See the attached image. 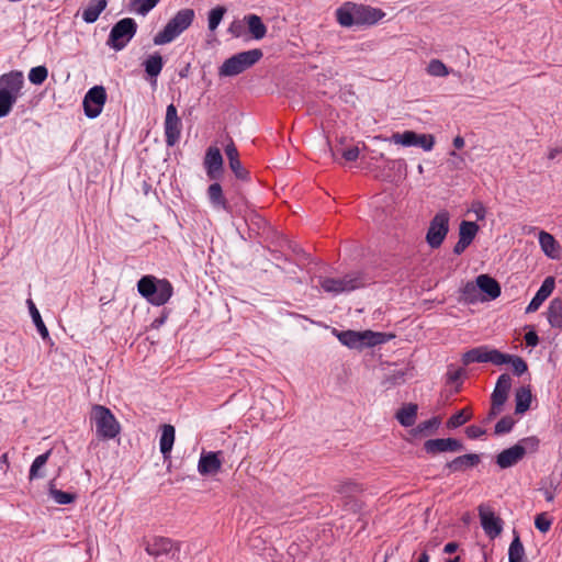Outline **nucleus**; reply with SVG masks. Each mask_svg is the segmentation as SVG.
I'll return each mask as SVG.
<instances>
[{"instance_id": "nucleus-47", "label": "nucleus", "mask_w": 562, "mask_h": 562, "mask_svg": "<svg viewBox=\"0 0 562 562\" xmlns=\"http://www.w3.org/2000/svg\"><path fill=\"white\" fill-rule=\"evenodd\" d=\"M426 70L432 77H446L449 75L448 67L440 59H431Z\"/></svg>"}, {"instance_id": "nucleus-20", "label": "nucleus", "mask_w": 562, "mask_h": 562, "mask_svg": "<svg viewBox=\"0 0 562 562\" xmlns=\"http://www.w3.org/2000/svg\"><path fill=\"white\" fill-rule=\"evenodd\" d=\"M481 462V454L479 453H465L459 457H456L451 461H448L443 470H447L448 473H457L464 472L469 469L475 468Z\"/></svg>"}, {"instance_id": "nucleus-27", "label": "nucleus", "mask_w": 562, "mask_h": 562, "mask_svg": "<svg viewBox=\"0 0 562 562\" xmlns=\"http://www.w3.org/2000/svg\"><path fill=\"white\" fill-rule=\"evenodd\" d=\"M176 429L172 425L165 424L161 426V436L159 440V449L164 459H169L175 443Z\"/></svg>"}, {"instance_id": "nucleus-22", "label": "nucleus", "mask_w": 562, "mask_h": 562, "mask_svg": "<svg viewBox=\"0 0 562 562\" xmlns=\"http://www.w3.org/2000/svg\"><path fill=\"white\" fill-rule=\"evenodd\" d=\"M222 451L203 452L198 463V471L201 475L215 474L221 470L222 461L220 456Z\"/></svg>"}, {"instance_id": "nucleus-13", "label": "nucleus", "mask_w": 562, "mask_h": 562, "mask_svg": "<svg viewBox=\"0 0 562 562\" xmlns=\"http://www.w3.org/2000/svg\"><path fill=\"white\" fill-rule=\"evenodd\" d=\"M461 361L464 366H469L474 362H491L497 366L498 361H503V359L501 358L499 350L491 349L487 346H479L464 352Z\"/></svg>"}, {"instance_id": "nucleus-37", "label": "nucleus", "mask_w": 562, "mask_h": 562, "mask_svg": "<svg viewBox=\"0 0 562 562\" xmlns=\"http://www.w3.org/2000/svg\"><path fill=\"white\" fill-rule=\"evenodd\" d=\"M336 337L338 340L346 347L350 349H357L360 350V331L356 330H334Z\"/></svg>"}, {"instance_id": "nucleus-3", "label": "nucleus", "mask_w": 562, "mask_h": 562, "mask_svg": "<svg viewBox=\"0 0 562 562\" xmlns=\"http://www.w3.org/2000/svg\"><path fill=\"white\" fill-rule=\"evenodd\" d=\"M24 76L20 70H11L0 76V119L10 114L22 94Z\"/></svg>"}, {"instance_id": "nucleus-7", "label": "nucleus", "mask_w": 562, "mask_h": 562, "mask_svg": "<svg viewBox=\"0 0 562 562\" xmlns=\"http://www.w3.org/2000/svg\"><path fill=\"white\" fill-rule=\"evenodd\" d=\"M90 419L95 426V434L99 439H114L121 431V425L114 414L103 405L92 406Z\"/></svg>"}, {"instance_id": "nucleus-2", "label": "nucleus", "mask_w": 562, "mask_h": 562, "mask_svg": "<svg viewBox=\"0 0 562 562\" xmlns=\"http://www.w3.org/2000/svg\"><path fill=\"white\" fill-rule=\"evenodd\" d=\"M137 291L149 304L162 306L173 295V285L168 279L146 274L137 281Z\"/></svg>"}, {"instance_id": "nucleus-39", "label": "nucleus", "mask_w": 562, "mask_h": 562, "mask_svg": "<svg viewBox=\"0 0 562 562\" xmlns=\"http://www.w3.org/2000/svg\"><path fill=\"white\" fill-rule=\"evenodd\" d=\"M52 451L53 450L49 449L45 453H42L34 459L33 463L31 464L30 472H29V479L31 481L35 480V479L44 477V473L41 470L47 463V461L52 454Z\"/></svg>"}, {"instance_id": "nucleus-33", "label": "nucleus", "mask_w": 562, "mask_h": 562, "mask_svg": "<svg viewBox=\"0 0 562 562\" xmlns=\"http://www.w3.org/2000/svg\"><path fill=\"white\" fill-rule=\"evenodd\" d=\"M532 401V394L528 386H520L515 392V413L525 414L529 408Z\"/></svg>"}, {"instance_id": "nucleus-32", "label": "nucleus", "mask_w": 562, "mask_h": 562, "mask_svg": "<svg viewBox=\"0 0 562 562\" xmlns=\"http://www.w3.org/2000/svg\"><path fill=\"white\" fill-rule=\"evenodd\" d=\"M539 244L546 256L551 259L559 257L560 245L551 234L541 231L539 233Z\"/></svg>"}, {"instance_id": "nucleus-34", "label": "nucleus", "mask_w": 562, "mask_h": 562, "mask_svg": "<svg viewBox=\"0 0 562 562\" xmlns=\"http://www.w3.org/2000/svg\"><path fill=\"white\" fill-rule=\"evenodd\" d=\"M547 318L551 327L562 329V299L554 297L550 302Z\"/></svg>"}, {"instance_id": "nucleus-42", "label": "nucleus", "mask_w": 562, "mask_h": 562, "mask_svg": "<svg viewBox=\"0 0 562 562\" xmlns=\"http://www.w3.org/2000/svg\"><path fill=\"white\" fill-rule=\"evenodd\" d=\"M472 418V413L469 408H464L461 411H458L453 415L450 416V418L447 420V428L454 429L462 425H464L467 422H469Z\"/></svg>"}, {"instance_id": "nucleus-23", "label": "nucleus", "mask_w": 562, "mask_h": 562, "mask_svg": "<svg viewBox=\"0 0 562 562\" xmlns=\"http://www.w3.org/2000/svg\"><path fill=\"white\" fill-rule=\"evenodd\" d=\"M555 286V281L553 277H547L541 286L536 292L535 296L529 302L528 306L526 307V313H533L536 312L541 304L551 295Z\"/></svg>"}, {"instance_id": "nucleus-35", "label": "nucleus", "mask_w": 562, "mask_h": 562, "mask_svg": "<svg viewBox=\"0 0 562 562\" xmlns=\"http://www.w3.org/2000/svg\"><path fill=\"white\" fill-rule=\"evenodd\" d=\"M501 358L503 361H498L497 366L512 364L514 374L517 376L522 375L528 370L527 362L519 356L504 353L501 351Z\"/></svg>"}, {"instance_id": "nucleus-21", "label": "nucleus", "mask_w": 562, "mask_h": 562, "mask_svg": "<svg viewBox=\"0 0 562 562\" xmlns=\"http://www.w3.org/2000/svg\"><path fill=\"white\" fill-rule=\"evenodd\" d=\"M143 543L146 553L155 558L168 554L173 547V541L170 538L160 536H156L150 540L144 538Z\"/></svg>"}, {"instance_id": "nucleus-10", "label": "nucleus", "mask_w": 562, "mask_h": 562, "mask_svg": "<svg viewBox=\"0 0 562 562\" xmlns=\"http://www.w3.org/2000/svg\"><path fill=\"white\" fill-rule=\"evenodd\" d=\"M450 214L447 210H441L430 220L426 233V241L430 248H439L449 233Z\"/></svg>"}, {"instance_id": "nucleus-24", "label": "nucleus", "mask_w": 562, "mask_h": 562, "mask_svg": "<svg viewBox=\"0 0 562 562\" xmlns=\"http://www.w3.org/2000/svg\"><path fill=\"white\" fill-rule=\"evenodd\" d=\"M512 387V378L508 373H502L495 384L494 391L491 395V402L495 406H504L508 398V393Z\"/></svg>"}, {"instance_id": "nucleus-41", "label": "nucleus", "mask_w": 562, "mask_h": 562, "mask_svg": "<svg viewBox=\"0 0 562 562\" xmlns=\"http://www.w3.org/2000/svg\"><path fill=\"white\" fill-rule=\"evenodd\" d=\"M461 293L464 302L469 304H474L482 297L476 282H467L461 289Z\"/></svg>"}, {"instance_id": "nucleus-11", "label": "nucleus", "mask_w": 562, "mask_h": 562, "mask_svg": "<svg viewBox=\"0 0 562 562\" xmlns=\"http://www.w3.org/2000/svg\"><path fill=\"white\" fill-rule=\"evenodd\" d=\"M164 132L165 142L168 147H173L181 137L182 122L173 103H170L166 109Z\"/></svg>"}, {"instance_id": "nucleus-31", "label": "nucleus", "mask_w": 562, "mask_h": 562, "mask_svg": "<svg viewBox=\"0 0 562 562\" xmlns=\"http://www.w3.org/2000/svg\"><path fill=\"white\" fill-rule=\"evenodd\" d=\"M106 5V0H91L82 11V20L88 24L94 23Z\"/></svg>"}, {"instance_id": "nucleus-25", "label": "nucleus", "mask_w": 562, "mask_h": 562, "mask_svg": "<svg viewBox=\"0 0 562 562\" xmlns=\"http://www.w3.org/2000/svg\"><path fill=\"white\" fill-rule=\"evenodd\" d=\"M524 459V450L519 446H512L504 449L496 456V464L501 469H508Z\"/></svg>"}, {"instance_id": "nucleus-52", "label": "nucleus", "mask_w": 562, "mask_h": 562, "mask_svg": "<svg viewBox=\"0 0 562 562\" xmlns=\"http://www.w3.org/2000/svg\"><path fill=\"white\" fill-rule=\"evenodd\" d=\"M229 168L235 175L236 179L245 182L250 180V172L243 166L240 159L229 164Z\"/></svg>"}, {"instance_id": "nucleus-1", "label": "nucleus", "mask_w": 562, "mask_h": 562, "mask_svg": "<svg viewBox=\"0 0 562 562\" xmlns=\"http://www.w3.org/2000/svg\"><path fill=\"white\" fill-rule=\"evenodd\" d=\"M385 16V12L379 8L366 4L346 2L336 10V18L341 26L374 25Z\"/></svg>"}, {"instance_id": "nucleus-36", "label": "nucleus", "mask_w": 562, "mask_h": 562, "mask_svg": "<svg viewBox=\"0 0 562 562\" xmlns=\"http://www.w3.org/2000/svg\"><path fill=\"white\" fill-rule=\"evenodd\" d=\"M26 303H27V306L30 310L32 321H33L38 334L41 335L42 339L44 341L50 340L49 331H48L46 325L44 324L36 305L34 304V302L31 299H29L26 301Z\"/></svg>"}, {"instance_id": "nucleus-48", "label": "nucleus", "mask_w": 562, "mask_h": 562, "mask_svg": "<svg viewBox=\"0 0 562 562\" xmlns=\"http://www.w3.org/2000/svg\"><path fill=\"white\" fill-rule=\"evenodd\" d=\"M516 446H519L524 450V457L527 453H535L538 451L540 440L537 436L525 437L520 439Z\"/></svg>"}, {"instance_id": "nucleus-12", "label": "nucleus", "mask_w": 562, "mask_h": 562, "mask_svg": "<svg viewBox=\"0 0 562 562\" xmlns=\"http://www.w3.org/2000/svg\"><path fill=\"white\" fill-rule=\"evenodd\" d=\"M106 102V91L103 86H94L90 88L82 101L83 111L87 117H98Z\"/></svg>"}, {"instance_id": "nucleus-14", "label": "nucleus", "mask_w": 562, "mask_h": 562, "mask_svg": "<svg viewBox=\"0 0 562 562\" xmlns=\"http://www.w3.org/2000/svg\"><path fill=\"white\" fill-rule=\"evenodd\" d=\"M481 526L490 539H495L503 531L504 521L488 506H479Z\"/></svg>"}, {"instance_id": "nucleus-57", "label": "nucleus", "mask_w": 562, "mask_h": 562, "mask_svg": "<svg viewBox=\"0 0 562 562\" xmlns=\"http://www.w3.org/2000/svg\"><path fill=\"white\" fill-rule=\"evenodd\" d=\"M465 434L470 439H477L486 434V430L476 425H470L465 428Z\"/></svg>"}, {"instance_id": "nucleus-58", "label": "nucleus", "mask_w": 562, "mask_h": 562, "mask_svg": "<svg viewBox=\"0 0 562 562\" xmlns=\"http://www.w3.org/2000/svg\"><path fill=\"white\" fill-rule=\"evenodd\" d=\"M225 154L228 159V165L239 160L238 150L233 142H231L229 144L226 145Z\"/></svg>"}, {"instance_id": "nucleus-19", "label": "nucleus", "mask_w": 562, "mask_h": 562, "mask_svg": "<svg viewBox=\"0 0 562 562\" xmlns=\"http://www.w3.org/2000/svg\"><path fill=\"white\" fill-rule=\"evenodd\" d=\"M476 283L481 294V302L496 300L501 293V284L488 274H480L476 277Z\"/></svg>"}, {"instance_id": "nucleus-40", "label": "nucleus", "mask_w": 562, "mask_h": 562, "mask_svg": "<svg viewBox=\"0 0 562 562\" xmlns=\"http://www.w3.org/2000/svg\"><path fill=\"white\" fill-rule=\"evenodd\" d=\"M406 370H394L385 374L381 382V385L384 386L386 390L402 385L406 381Z\"/></svg>"}, {"instance_id": "nucleus-64", "label": "nucleus", "mask_w": 562, "mask_h": 562, "mask_svg": "<svg viewBox=\"0 0 562 562\" xmlns=\"http://www.w3.org/2000/svg\"><path fill=\"white\" fill-rule=\"evenodd\" d=\"M459 548V544L457 542H448L446 543L445 548H443V552L445 553H448V554H451V553H454Z\"/></svg>"}, {"instance_id": "nucleus-63", "label": "nucleus", "mask_w": 562, "mask_h": 562, "mask_svg": "<svg viewBox=\"0 0 562 562\" xmlns=\"http://www.w3.org/2000/svg\"><path fill=\"white\" fill-rule=\"evenodd\" d=\"M387 165L393 169L401 170L402 168H406V161L403 158L394 159V160H387Z\"/></svg>"}, {"instance_id": "nucleus-30", "label": "nucleus", "mask_w": 562, "mask_h": 562, "mask_svg": "<svg viewBox=\"0 0 562 562\" xmlns=\"http://www.w3.org/2000/svg\"><path fill=\"white\" fill-rule=\"evenodd\" d=\"M513 536L514 538L508 548V562H528L519 533L514 530Z\"/></svg>"}, {"instance_id": "nucleus-50", "label": "nucleus", "mask_w": 562, "mask_h": 562, "mask_svg": "<svg viewBox=\"0 0 562 562\" xmlns=\"http://www.w3.org/2000/svg\"><path fill=\"white\" fill-rule=\"evenodd\" d=\"M160 0H131V7L139 14L146 15Z\"/></svg>"}, {"instance_id": "nucleus-38", "label": "nucleus", "mask_w": 562, "mask_h": 562, "mask_svg": "<svg viewBox=\"0 0 562 562\" xmlns=\"http://www.w3.org/2000/svg\"><path fill=\"white\" fill-rule=\"evenodd\" d=\"M248 30L255 40H261L266 36L267 26L261 18L256 14H249L246 18Z\"/></svg>"}, {"instance_id": "nucleus-56", "label": "nucleus", "mask_w": 562, "mask_h": 562, "mask_svg": "<svg viewBox=\"0 0 562 562\" xmlns=\"http://www.w3.org/2000/svg\"><path fill=\"white\" fill-rule=\"evenodd\" d=\"M360 150L357 146H351L349 148L341 150V157L346 161H356L359 158Z\"/></svg>"}, {"instance_id": "nucleus-15", "label": "nucleus", "mask_w": 562, "mask_h": 562, "mask_svg": "<svg viewBox=\"0 0 562 562\" xmlns=\"http://www.w3.org/2000/svg\"><path fill=\"white\" fill-rule=\"evenodd\" d=\"M424 451L429 456H436L442 452H459L465 449L463 442L457 438H436L428 439L423 445Z\"/></svg>"}, {"instance_id": "nucleus-17", "label": "nucleus", "mask_w": 562, "mask_h": 562, "mask_svg": "<svg viewBox=\"0 0 562 562\" xmlns=\"http://www.w3.org/2000/svg\"><path fill=\"white\" fill-rule=\"evenodd\" d=\"M479 231L480 226L475 222L462 221L459 226V240L453 247V254L462 255L472 244Z\"/></svg>"}, {"instance_id": "nucleus-51", "label": "nucleus", "mask_w": 562, "mask_h": 562, "mask_svg": "<svg viewBox=\"0 0 562 562\" xmlns=\"http://www.w3.org/2000/svg\"><path fill=\"white\" fill-rule=\"evenodd\" d=\"M515 424H516V422L512 416H509V415L504 416L496 423L494 432H495V435L508 434L512 431Z\"/></svg>"}, {"instance_id": "nucleus-46", "label": "nucleus", "mask_w": 562, "mask_h": 562, "mask_svg": "<svg viewBox=\"0 0 562 562\" xmlns=\"http://www.w3.org/2000/svg\"><path fill=\"white\" fill-rule=\"evenodd\" d=\"M49 495L59 505H68L75 502L76 499V494L64 492L61 490H56L54 487L53 481L49 483Z\"/></svg>"}, {"instance_id": "nucleus-43", "label": "nucleus", "mask_w": 562, "mask_h": 562, "mask_svg": "<svg viewBox=\"0 0 562 562\" xmlns=\"http://www.w3.org/2000/svg\"><path fill=\"white\" fill-rule=\"evenodd\" d=\"M441 424L439 416H434L428 420L419 423L415 428L412 429V435L417 436L419 434L434 432Z\"/></svg>"}, {"instance_id": "nucleus-6", "label": "nucleus", "mask_w": 562, "mask_h": 562, "mask_svg": "<svg viewBox=\"0 0 562 562\" xmlns=\"http://www.w3.org/2000/svg\"><path fill=\"white\" fill-rule=\"evenodd\" d=\"M263 56L260 48L237 53L218 67L220 77H235L256 65Z\"/></svg>"}, {"instance_id": "nucleus-45", "label": "nucleus", "mask_w": 562, "mask_h": 562, "mask_svg": "<svg viewBox=\"0 0 562 562\" xmlns=\"http://www.w3.org/2000/svg\"><path fill=\"white\" fill-rule=\"evenodd\" d=\"M390 139L394 144H398L402 146H406V147L415 146L416 139H417V133L414 131H405L403 133H394Z\"/></svg>"}, {"instance_id": "nucleus-54", "label": "nucleus", "mask_w": 562, "mask_h": 562, "mask_svg": "<svg viewBox=\"0 0 562 562\" xmlns=\"http://www.w3.org/2000/svg\"><path fill=\"white\" fill-rule=\"evenodd\" d=\"M426 151H429L435 146V137L431 134H417L416 145Z\"/></svg>"}, {"instance_id": "nucleus-44", "label": "nucleus", "mask_w": 562, "mask_h": 562, "mask_svg": "<svg viewBox=\"0 0 562 562\" xmlns=\"http://www.w3.org/2000/svg\"><path fill=\"white\" fill-rule=\"evenodd\" d=\"M227 9L224 5L213 8L207 15V26L211 32H214L222 22Z\"/></svg>"}, {"instance_id": "nucleus-60", "label": "nucleus", "mask_w": 562, "mask_h": 562, "mask_svg": "<svg viewBox=\"0 0 562 562\" xmlns=\"http://www.w3.org/2000/svg\"><path fill=\"white\" fill-rule=\"evenodd\" d=\"M525 341L528 347L535 348L539 344V337L535 329H530L525 335Z\"/></svg>"}, {"instance_id": "nucleus-29", "label": "nucleus", "mask_w": 562, "mask_h": 562, "mask_svg": "<svg viewBox=\"0 0 562 562\" xmlns=\"http://www.w3.org/2000/svg\"><path fill=\"white\" fill-rule=\"evenodd\" d=\"M164 58L159 53H154L149 55L144 61L143 66L145 69V72L148 77H150L153 80V83H156L157 77L161 72L164 68Z\"/></svg>"}, {"instance_id": "nucleus-26", "label": "nucleus", "mask_w": 562, "mask_h": 562, "mask_svg": "<svg viewBox=\"0 0 562 562\" xmlns=\"http://www.w3.org/2000/svg\"><path fill=\"white\" fill-rule=\"evenodd\" d=\"M394 337L395 335L393 334L373 331L370 329L360 331V350L386 344Z\"/></svg>"}, {"instance_id": "nucleus-61", "label": "nucleus", "mask_w": 562, "mask_h": 562, "mask_svg": "<svg viewBox=\"0 0 562 562\" xmlns=\"http://www.w3.org/2000/svg\"><path fill=\"white\" fill-rule=\"evenodd\" d=\"M463 375V369L459 368V369H456V370H448L447 372V382L448 383H456V382H459L461 380Z\"/></svg>"}, {"instance_id": "nucleus-55", "label": "nucleus", "mask_w": 562, "mask_h": 562, "mask_svg": "<svg viewBox=\"0 0 562 562\" xmlns=\"http://www.w3.org/2000/svg\"><path fill=\"white\" fill-rule=\"evenodd\" d=\"M470 212H473L477 221H483L486 216L487 210L481 201H473Z\"/></svg>"}, {"instance_id": "nucleus-8", "label": "nucleus", "mask_w": 562, "mask_h": 562, "mask_svg": "<svg viewBox=\"0 0 562 562\" xmlns=\"http://www.w3.org/2000/svg\"><path fill=\"white\" fill-rule=\"evenodd\" d=\"M137 27V23L134 19H121L112 26L106 40V45L115 52L124 49L135 36Z\"/></svg>"}, {"instance_id": "nucleus-59", "label": "nucleus", "mask_w": 562, "mask_h": 562, "mask_svg": "<svg viewBox=\"0 0 562 562\" xmlns=\"http://www.w3.org/2000/svg\"><path fill=\"white\" fill-rule=\"evenodd\" d=\"M503 411V406H495L493 402H491V408L486 415V417L483 419L484 424L491 423L494 418H496Z\"/></svg>"}, {"instance_id": "nucleus-18", "label": "nucleus", "mask_w": 562, "mask_h": 562, "mask_svg": "<svg viewBox=\"0 0 562 562\" xmlns=\"http://www.w3.org/2000/svg\"><path fill=\"white\" fill-rule=\"evenodd\" d=\"M335 491L338 494L344 495L346 499L344 504L345 507H349L355 513L360 509L358 502L352 497L355 494L361 493L363 491V487L360 483L352 480L344 481L335 486Z\"/></svg>"}, {"instance_id": "nucleus-28", "label": "nucleus", "mask_w": 562, "mask_h": 562, "mask_svg": "<svg viewBox=\"0 0 562 562\" xmlns=\"http://www.w3.org/2000/svg\"><path fill=\"white\" fill-rule=\"evenodd\" d=\"M418 405L414 403L403 404V406L396 412L395 418L403 427H412L415 425L417 419Z\"/></svg>"}, {"instance_id": "nucleus-49", "label": "nucleus", "mask_w": 562, "mask_h": 562, "mask_svg": "<svg viewBox=\"0 0 562 562\" xmlns=\"http://www.w3.org/2000/svg\"><path fill=\"white\" fill-rule=\"evenodd\" d=\"M48 70L45 66H36L31 68L29 80L31 83L40 86L47 79Z\"/></svg>"}, {"instance_id": "nucleus-9", "label": "nucleus", "mask_w": 562, "mask_h": 562, "mask_svg": "<svg viewBox=\"0 0 562 562\" xmlns=\"http://www.w3.org/2000/svg\"><path fill=\"white\" fill-rule=\"evenodd\" d=\"M206 195L214 210L224 211L229 215H234L236 213V207L238 205L246 203L245 196L241 193H236V195L227 199L217 180L209 186Z\"/></svg>"}, {"instance_id": "nucleus-62", "label": "nucleus", "mask_w": 562, "mask_h": 562, "mask_svg": "<svg viewBox=\"0 0 562 562\" xmlns=\"http://www.w3.org/2000/svg\"><path fill=\"white\" fill-rule=\"evenodd\" d=\"M168 316H169V311H167L166 308L162 310L161 315L151 322L150 327L158 329L159 327H161L165 324Z\"/></svg>"}, {"instance_id": "nucleus-5", "label": "nucleus", "mask_w": 562, "mask_h": 562, "mask_svg": "<svg viewBox=\"0 0 562 562\" xmlns=\"http://www.w3.org/2000/svg\"><path fill=\"white\" fill-rule=\"evenodd\" d=\"M194 16L195 13L193 9L187 8L179 10L173 18L168 21L165 27L154 36V44L164 45L172 42L192 24Z\"/></svg>"}, {"instance_id": "nucleus-4", "label": "nucleus", "mask_w": 562, "mask_h": 562, "mask_svg": "<svg viewBox=\"0 0 562 562\" xmlns=\"http://www.w3.org/2000/svg\"><path fill=\"white\" fill-rule=\"evenodd\" d=\"M366 274L362 271H350L341 278L319 277L322 290L331 295L351 292L366 285Z\"/></svg>"}, {"instance_id": "nucleus-53", "label": "nucleus", "mask_w": 562, "mask_h": 562, "mask_svg": "<svg viewBox=\"0 0 562 562\" xmlns=\"http://www.w3.org/2000/svg\"><path fill=\"white\" fill-rule=\"evenodd\" d=\"M551 525H552V519L549 518L548 514L547 513H541V514H538L535 518V527L540 531V532H547L550 530L551 528Z\"/></svg>"}, {"instance_id": "nucleus-16", "label": "nucleus", "mask_w": 562, "mask_h": 562, "mask_svg": "<svg viewBox=\"0 0 562 562\" xmlns=\"http://www.w3.org/2000/svg\"><path fill=\"white\" fill-rule=\"evenodd\" d=\"M204 168L211 180H220L224 171V161L221 150L210 146L204 157Z\"/></svg>"}]
</instances>
